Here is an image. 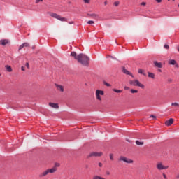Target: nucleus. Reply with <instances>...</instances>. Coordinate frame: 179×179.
<instances>
[{
	"mask_svg": "<svg viewBox=\"0 0 179 179\" xmlns=\"http://www.w3.org/2000/svg\"><path fill=\"white\" fill-rule=\"evenodd\" d=\"M71 57H73L79 64H81L83 66H89V64L90 62V58L87 57V55L80 53L79 55H76V52H71Z\"/></svg>",
	"mask_w": 179,
	"mask_h": 179,
	"instance_id": "obj_1",
	"label": "nucleus"
},
{
	"mask_svg": "<svg viewBox=\"0 0 179 179\" xmlns=\"http://www.w3.org/2000/svg\"><path fill=\"white\" fill-rule=\"evenodd\" d=\"M129 83L130 85H132L133 86H138V87H141V89H145V85L141 83V82H139V80H130L129 82Z\"/></svg>",
	"mask_w": 179,
	"mask_h": 179,
	"instance_id": "obj_2",
	"label": "nucleus"
},
{
	"mask_svg": "<svg viewBox=\"0 0 179 179\" xmlns=\"http://www.w3.org/2000/svg\"><path fill=\"white\" fill-rule=\"evenodd\" d=\"M50 16L51 17H54V19H57V20H60V22H66V18L61 17V15L57 13H51Z\"/></svg>",
	"mask_w": 179,
	"mask_h": 179,
	"instance_id": "obj_3",
	"label": "nucleus"
},
{
	"mask_svg": "<svg viewBox=\"0 0 179 179\" xmlns=\"http://www.w3.org/2000/svg\"><path fill=\"white\" fill-rule=\"evenodd\" d=\"M119 161L120 162H124V163H127L128 164H131L134 163V160H132L129 158H127L126 157H124V156H121L119 158Z\"/></svg>",
	"mask_w": 179,
	"mask_h": 179,
	"instance_id": "obj_4",
	"label": "nucleus"
},
{
	"mask_svg": "<svg viewBox=\"0 0 179 179\" xmlns=\"http://www.w3.org/2000/svg\"><path fill=\"white\" fill-rule=\"evenodd\" d=\"M101 156H103V152H93L90 153L87 157L89 159V157H100Z\"/></svg>",
	"mask_w": 179,
	"mask_h": 179,
	"instance_id": "obj_5",
	"label": "nucleus"
},
{
	"mask_svg": "<svg viewBox=\"0 0 179 179\" xmlns=\"http://www.w3.org/2000/svg\"><path fill=\"white\" fill-rule=\"evenodd\" d=\"M95 94H96V99L101 101V96H104V91L101 90H96Z\"/></svg>",
	"mask_w": 179,
	"mask_h": 179,
	"instance_id": "obj_6",
	"label": "nucleus"
},
{
	"mask_svg": "<svg viewBox=\"0 0 179 179\" xmlns=\"http://www.w3.org/2000/svg\"><path fill=\"white\" fill-rule=\"evenodd\" d=\"M157 169L158 170H166V169H169V166H164L162 162H159L157 164Z\"/></svg>",
	"mask_w": 179,
	"mask_h": 179,
	"instance_id": "obj_7",
	"label": "nucleus"
},
{
	"mask_svg": "<svg viewBox=\"0 0 179 179\" xmlns=\"http://www.w3.org/2000/svg\"><path fill=\"white\" fill-rule=\"evenodd\" d=\"M55 86L57 90H58L59 92H64V86H62V85H59V84H55Z\"/></svg>",
	"mask_w": 179,
	"mask_h": 179,
	"instance_id": "obj_8",
	"label": "nucleus"
},
{
	"mask_svg": "<svg viewBox=\"0 0 179 179\" xmlns=\"http://www.w3.org/2000/svg\"><path fill=\"white\" fill-rule=\"evenodd\" d=\"M174 123V119H173V118H171V119H169V120H166V122H165V125L166 126V127H170L171 124H173Z\"/></svg>",
	"mask_w": 179,
	"mask_h": 179,
	"instance_id": "obj_9",
	"label": "nucleus"
},
{
	"mask_svg": "<svg viewBox=\"0 0 179 179\" xmlns=\"http://www.w3.org/2000/svg\"><path fill=\"white\" fill-rule=\"evenodd\" d=\"M48 174H49L48 169H46L39 174V177L40 178H43V177H45V176H48Z\"/></svg>",
	"mask_w": 179,
	"mask_h": 179,
	"instance_id": "obj_10",
	"label": "nucleus"
},
{
	"mask_svg": "<svg viewBox=\"0 0 179 179\" xmlns=\"http://www.w3.org/2000/svg\"><path fill=\"white\" fill-rule=\"evenodd\" d=\"M24 47H30V43L26 42V43H24L22 45H20L19 47V49H18L19 51H20V50L24 48Z\"/></svg>",
	"mask_w": 179,
	"mask_h": 179,
	"instance_id": "obj_11",
	"label": "nucleus"
},
{
	"mask_svg": "<svg viewBox=\"0 0 179 179\" xmlns=\"http://www.w3.org/2000/svg\"><path fill=\"white\" fill-rule=\"evenodd\" d=\"M154 65L156 68H163L162 62H158L157 61H154Z\"/></svg>",
	"mask_w": 179,
	"mask_h": 179,
	"instance_id": "obj_12",
	"label": "nucleus"
},
{
	"mask_svg": "<svg viewBox=\"0 0 179 179\" xmlns=\"http://www.w3.org/2000/svg\"><path fill=\"white\" fill-rule=\"evenodd\" d=\"M50 107H52V108L58 109L59 108V106H58V103H49Z\"/></svg>",
	"mask_w": 179,
	"mask_h": 179,
	"instance_id": "obj_13",
	"label": "nucleus"
},
{
	"mask_svg": "<svg viewBox=\"0 0 179 179\" xmlns=\"http://www.w3.org/2000/svg\"><path fill=\"white\" fill-rule=\"evenodd\" d=\"M122 72L123 73H125L126 75H129L130 76H131V78H134V75H132L131 72H129V71L127 70L125 68H123Z\"/></svg>",
	"mask_w": 179,
	"mask_h": 179,
	"instance_id": "obj_14",
	"label": "nucleus"
},
{
	"mask_svg": "<svg viewBox=\"0 0 179 179\" xmlns=\"http://www.w3.org/2000/svg\"><path fill=\"white\" fill-rule=\"evenodd\" d=\"M48 171L49 173V174H52L54 173H55L57 171V167H53L51 169H48Z\"/></svg>",
	"mask_w": 179,
	"mask_h": 179,
	"instance_id": "obj_15",
	"label": "nucleus"
},
{
	"mask_svg": "<svg viewBox=\"0 0 179 179\" xmlns=\"http://www.w3.org/2000/svg\"><path fill=\"white\" fill-rule=\"evenodd\" d=\"M87 16L89 17H92L93 19H99V15L97 14H94V13L87 14Z\"/></svg>",
	"mask_w": 179,
	"mask_h": 179,
	"instance_id": "obj_16",
	"label": "nucleus"
},
{
	"mask_svg": "<svg viewBox=\"0 0 179 179\" xmlns=\"http://www.w3.org/2000/svg\"><path fill=\"white\" fill-rule=\"evenodd\" d=\"M8 43H9V41L8 39H3L0 41V44H1V45H6Z\"/></svg>",
	"mask_w": 179,
	"mask_h": 179,
	"instance_id": "obj_17",
	"label": "nucleus"
},
{
	"mask_svg": "<svg viewBox=\"0 0 179 179\" xmlns=\"http://www.w3.org/2000/svg\"><path fill=\"white\" fill-rule=\"evenodd\" d=\"M138 72L141 74V75H143V76H146V73H145V70L139 69L138 70Z\"/></svg>",
	"mask_w": 179,
	"mask_h": 179,
	"instance_id": "obj_18",
	"label": "nucleus"
},
{
	"mask_svg": "<svg viewBox=\"0 0 179 179\" xmlns=\"http://www.w3.org/2000/svg\"><path fill=\"white\" fill-rule=\"evenodd\" d=\"M6 69L8 72H12V67L9 65L6 66Z\"/></svg>",
	"mask_w": 179,
	"mask_h": 179,
	"instance_id": "obj_19",
	"label": "nucleus"
},
{
	"mask_svg": "<svg viewBox=\"0 0 179 179\" xmlns=\"http://www.w3.org/2000/svg\"><path fill=\"white\" fill-rule=\"evenodd\" d=\"M148 78H151V79H155V73L148 72Z\"/></svg>",
	"mask_w": 179,
	"mask_h": 179,
	"instance_id": "obj_20",
	"label": "nucleus"
},
{
	"mask_svg": "<svg viewBox=\"0 0 179 179\" xmlns=\"http://www.w3.org/2000/svg\"><path fill=\"white\" fill-rule=\"evenodd\" d=\"M136 144L138 146H143V141H136Z\"/></svg>",
	"mask_w": 179,
	"mask_h": 179,
	"instance_id": "obj_21",
	"label": "nucleus"
},
{
	"mask_svg": "<svg viewBox=\"0 0 179 179\" xmlns=\"http://www.w3.org/2000/svg\"><path fill=\"white\" fill-rule=\"evenodd\" d=\"M169 64H170L171 65H176V60L172 59V60H170Z\"/></svg>",
	"mask_w": 179,
	"mask_h": 179,
	"instance_id": "obj_22",
	"label": "nucleus"
},
{
	"mask_svg": "<svg viewBox=\"0 0 179 179\" xmlns=\"http://www.w3.org/2000/svg\"><path fill=\"white\" fill-rule=\"evenodd\" d=\"M113 90L115 93H122V90H121L113 89Z\"/></svg>",
	"mask_w": 179,
	"mask_h": 179,
	"instance_id": "obj_23",
	"label": "nucleus"
},
{
	"mask_svg": "<svg viewBox=\"0 0 179 179\" xmlns=\"http://www.w3.org/2000/svg\"><path fill=\"white\" fill-rule=\"evenodd\" d=\"M103 85H105V86H107L108 87H111V85L106 81H103Z\"/></svg>",
	"mask_w": 179,
	"mask_h": 179,
	"instance_id": "obj_24",
	"label": "nucleus"
},
{
	"mask_svg": "<svg viewBox=\"0 0 179 179\" xmlns=\"http://www.w3.org/2000/svg\"><path fill=\"white\" fill-rule=\"evenodd\" d=\"M171 106H174L175 107H178L179 108V103L177 102L172 103Z\"/></svg>",
	"mask_w": 179,
	"mask_h": 179,
	"instance_id": "obj_25",
	"label": "nucleus"
},
{
	"mask_svg": "<svg viewBox=\"0 0 179 179\" xmlns=\"http://www.w3.org/2000/svg\"><path fill=\"white\" fill-rule=\"evenodd\" d=\"M131 93L134 94V93H138V90H134V89H131Z\"/></svg>",
	"mask_w": 179,
	"mask_h": 179,
	"instance_id": "obj_26",
	"label": "nucleus"
},
{
	"mask_svg": "<svg viewBox=\"0 0 179 179\" xmlns=\"http://www.w3.org/2000/svg\"><path fill=\"white\" fill-rule=\"evenodd\" d=\"M87 23V24H94V21L90 20Z\"/></svg>",
	"mask_w": 179,
	"mask_h": 179,
	"instance_id": "obj_27",
	"label": "nucleus"
},
{
	"mask_svg": "<svg viewBox=\"0 0 179 179\" xmlns=\"http://www.w3.org/2000/svg\"><path fill=\"white\" fill-rule=\"evenodd\" d=\"M164 48H166V50H169L170 48V46H169V45H167V44H165L164 45Z\"/></svg>",
	"mask_w": 179,
	"mask_h": 179,
	"instance_id": "obj_28",
	"label": "nucleus"
},
{
	"mask_svg": "<svg viewBox=\"0 0 179 179\" xmlns=\"http://www.w3.org/2000/svg\"><path fill=\"white\" fill-rule=\"evenodd\" d=\"M110 159H111V160H114V155H113V154H110Z\"/></svg>",
	"mask_w": 179,
	"mask_h": 179,
	"instance_id": "obj_29",
	"label": "nucleus"
},
{
	"mask_svg": "<svg viewBox=\"0 0 179 179\" xmlns=\"http://www.w3.org/2000/svg\"><path fill=\"white\" fill-rule=\"evenodd\" d=\"M114 5H115V6H118V5H120V1H115L114 3Z\"/></svg>",
	"mask_w": 179,
	"mask_h": 179,
	"instance_id": "obj_30",
	"label": "nucleus"
},
{
	"mask_svg": "<svg viewBox=\"0 0 179 179\" xmlns=\"http://www.w3.org/2000/svg\"><path fill=\"white\" fill-rule=\"evenodd\" d=\"M85 3H90V0H83Z\"/></svg>",
	"mask_w": 179,
	"mask_h": 179,
	"instance_id": "obj_31",
	"label": "nucleus"
},
{
	"mask_svg": "<svg viewBox=\"0 0 179 179\" xmlns=\"http://www.w3.org/2000/svg\"><path fill=\"white\" fill-rule=\"evenodd\" d=\"M39 2H43V0H36L35 3H38Z\"/></svg>",
	"mask_w": 179,
	"mask_h": 179,
	"instance_id": "obj_32",
	"label": "nucleus"
},
{
	"mask_svg": "<svg viewBox=\"0 0 179 179\" xmlns=\"http://www.w3.org/2000/svg\"><path fill=\"white\" fill-rule=\"evenodd\" d=\"M25 66H27V68L29 69V68H30V66L29 65V63H26Z\"/></svg>",
	"mask_w": 179,
	"mask_h": 179,
	"instance_id": "obj_33",
	"label": "nucleus"
},
{
	"mask_svg": "<svg viewBox=\"0 0 179 179\" xmlns=\"http://www.w3.org/2000/svg\"><path fill=\"white\" fill-rule=\"evenodd\" d=\"M150 117L151 118H153V120H156V116L153 115H150Z\"/></svg>",
	"mask_w": 179,
	"mask_h": 179,
	"instance_id": "obj_34",
	"label": "nucleus"
},
{
	"mask_svg": "<svg viewBox=\"0 0 179 179\" xmlns=\"http://www.w3.org/2000/svg\"><path fill=\"white\" fill-rule=\"evenodd\" d=\"M60 164L59 163H56L55 167H59Z\"/></svg>",
	"mask_w": 179,
	"mask_h": 179,
	"instance_id": "obj_35",
	"label": "nucleus"
},
{
	"mask_svg": "<svg viewBox=\"0 0 179 179\" xmlns=\"http://www.w3.org/2000/svg\"><path fill=\"white\" fill-rule=\"evenodd\" d=\"M98 164L99 167H103V164L101 162H99Z\"/></svg>",
	"mask_w": 179,
	"mask_h": 179,
	"instance_id": "obj_36",
	"label": "nucleus"
},
{
	"mask_svg": "<svg viewBox=\"0 0 179 179\" xmlns=\"http://www.w3.org/2000/svg\"><path fill=\"white\" fill-rule=\"evenodd\" d=\"M141 5H142L143 6H145V5H146V2H142V3H141Z\"/></svg>",
	"mask_w": 179,
	"mask_h": 179,
	"instance_id": "obj_37",
	"label": "nucleus"
},
{
	"mask_svg": "<svg viewBox=\"0 0 179 179\" xmlns=\"http://www.w3.org/2000/svg\"><path fill=\"white\" fill-rule=\"evenodd\" d=\"M21 71H26L24 66H22V67H21Z\"/></svg>",
	"mask_w": 179,
	"mask_h": 179,
	"instance_id": "obj_38",
	"label": "nucleus"
},
{
	"mask_svg": "<svg viewBox=\"0 0 179 179\" xmlns=\"http://www.w3.org/2000/svg\"><path fill=\"white\" fill-rule=\"evenodd\" d=\"M125 90H129V87H124Z\"/></svg>",
	"mask_w": 179,
	"mask_h": 179,
	"instance_id": "obj_39",
	"label": "nucleus"
},
{
	"mask_svg": "<svg viewBox=\"0 0 179 179\" xmlns=\"http://www.w3.org/2000/svg\"><path fill=\"white\" fill-rule=\"evenodd\" d=\"M163 177H164V178L167 179V176L164 173L163 174Z\"/></svg>",
	"mask_w": 179,
	"mask_h": 179,
	"instance_id": "obj_40",
	"label": "nucleus"
},
{
	"mask_svg": "<svg viewBox=\"0 0 179 179\" xmlns=\"http://www.w3.org/2000/svg\"><path fill=\"white\" fill-rule=\"evenodd\" d=\"M157 2H158V3H160V2H162V0H156Z\"/></svg>",
	"mask_w": 179,
	"mask_h": 179,
	"instance_id": "obj_41",
	"label": "nucleus"
},
{
	"mask_svg": "<svg viewBox=\"0 0 179 179\" xmlns=\"http://www.w3.org/2000/svg\"><path fill=\"white\" fill-rule=\"evenodd\" d=\"M107 176H110V171H106Z\"/></svg>",
	"mask_w": 179,
	"mask_h": 179,
	"instance_id": "obj_42",
	"label": "nucleus"
},
{
	"mask_svg": "<svg viewBox=\"0 0 179 179\" xmlns=\"http://www.w3.org/2000/svg\"><path fill=\"white\" fill-rule=\"evenodd\" d=\"M69 24H73V21L69 22Z\"/></svg>",
	"mask_w": 179,
	"mask_h": 179,
	"instance_id": "obj_43",
	"label": "nucleus"
},
{
	"mask_svg": "<svg viewBox=\"0 0 179 179\" xmlns=\"http://www.w3.org/2000/svg\"><path fill=\"white\" fill-rule=\"evenodd\" d=\"M104 5L106 6L107 5V1L104 2Z\"/></svg>",
	"mask_w": 179,
	"mask_h": 179,
	"instance_id": "obj_44",
	"label": "nucleus"
},
{
	"mask_svg": "<svg viewBox=\"0 0 179 179\" xmlns=\"http://www.w3.org/2000/svg\"><path fill=\"white\" fill-rule=\"evenodd\" d=\"M176 178H179V174L176 176Z\"/></svg>",
	"mask_w": 179,
	"mask_h": 179,
	"instance_id": "obj_45",
	"label": "nucleus"
},
{
	"mask_svg": "<svg viewBox=\"0 0 179 179\" xmlns=\"http://www.w3.org/2000/svg\"><path fill=\"white\" fill-rule=\"evenodd\" d=\"M177 50L179 52V46L177 47Z\"/></svg>",
	"mask_w": 179,
	"mask_h": 179,
	"instance_id": "obj_46",
	"label": "nucleus"
},
{
	"mask_svg": "<svg viewBox=\"0 0 179 179\" xmlns=\"http://www.w3.org/2000/svg\"><path fill=\"white\" fill-rule=\"evenodd\" d=\"M159 72H162V70H161V69H159Z\"/></svg>",
	"mask_w": 179,
	"mask_h": 179,
	"instance_id": "obj_47",
	"label": "nucleus"
},
{
	"mask_svg": "<svg viewBox=\"0 0 179 179\" xmlns=\"http://www.w3.org/2000/svg\"><path fill=\"white\" fill-rule=\"evenodd\" d=\"M33 50H34V47H32Z\"/></svg>",
	"mask_w": 179,
	"mask_h": 179,
	"instance_id": "obj_48",
	"label": "nucleus"
},
{
	"mask_svg": "<svg viewBox=\"0 0 179 179\" xmlns=\"http://www.w3.org/2000/svg\"><path fill=\"white\" fill-rule=\"evenodd\" d=\"M87 167H88V166H87L86 168L87 169Z\"/></svg>",
	"mask_w": 179,
	"mask_h": 179,
	"instance_id": "obj_49",
	"label": "nucleus"
},
{
	"mask_svg": "<svg viewBox=\"0 0 179 179\" xmlns=\"http://www.w3.org/2000/svg\"><path fill=\"white\" fill-rule=\"evenodd\" d=\"M173 1H176V0H173Z\"/></svg>",
	"mask_w": 179,
	"mask_h": 179,
	"instance_id": "obj_50",
	"label": "nucleus"
}]
</instances>
